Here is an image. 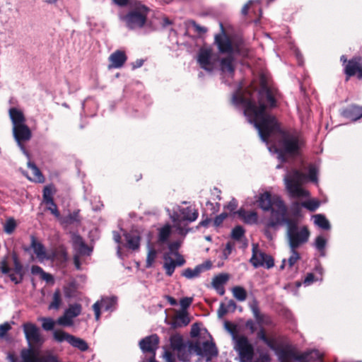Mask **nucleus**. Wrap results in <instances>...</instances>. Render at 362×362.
Segmentation results:
<instances>
[{"mask_svg":"<svg viewBox=\"0 0 362 362\" xmlns=\"http://www.w3.org/2000/svg\"><path fill=\"white\" fill-rule=\"evenodd\" d=\"M231 101L235 107L243 108L244 115L250 124H254L263 142L268 144L269 137L280 136V148H276V151L281 162L286 160L285 154H293L298 151L301 145L299 134L296 131L282 130L276 118L266 112L267 105L276 106V100L268 87L263 86L259 90L258 105L254 100L238 93L233 95Z\"/></svg>","mask_w":362,"mask_h":362,"instance_id":"nucleus-1","label":"nucleus"},{"mask_svg":"<svg viewBox=\"0 0 362 362\" xmlns=\"http://www.w3.org/2000/svg\"><path fill=\"white\" fill-rule=\"evenodd\" d=\"M318 168L316 165L310 164L308 166V175L293 169L284 177L286 189L291 198H301L309 196V192L303 189L301 185L307 179L313 182H317Z\"/></svg>","mask_w":362,"mask_h":362,"instance_id":"nucleus-2","label":"nucleus"},{"mask_svg":"<svg viewBox=\"0 0 362 362\" xmlns=\"http://www.w3.org/2000/svg\"><path fill=\"white\" fill-rule=\"evenodd\" d=\"M149 8L141 2L136 1L132 5L130 11L122 20L129 30H137L143 28L147 21Z\"/></svg>","mask_w":362,"mask_h":362,"instance_id":"nucleus-3","label":"nucleus"},{"mask_svg":"<svg viewBox=\"0 0 362 362\" xmlns=\"http://www.w3.org/2000/svg\"><path fill=\"white\" fill-rule=\"evenodd\" d=\"M227 330L232 334L234 344V349L238 354L241 362H252L254 356V346L250 342L247 337L238 334L233 329L230 327L228 322L225 323Z\"/></svg>","mask_w":362,"mask_h":362,"instance_id":"nucleus-4","label":"nucleus"},{"mask_svg":"<svg viewBox=\"0 0 362 362\" xmlns=\"http://www.w3.org/2000/svg\"><path fill=\"white\" fill-rule=\"evenodd\" d=\"M269 211H270V216L265 223L267 228L276 229L279 226H288L293 221L288 217V209L279 197H276L273 207Z\"/></svg>","mask_w":362,"mask_h":362,"instance_id":"nucleus-5","label":"nucleus"},{"mask_svg":"<svg viewBox=\"0 0 362 362\" xmlns=\"http://www.w3.org/2000/svg\"><path fill=\"white\" fill-rule=\"evenodd\" d=\"M180 245L179 241L170 243L168 245L169 252L163 255V268L168 276H171L173 274L176 267H181L185 264L183 256L178 252Z\"/></svg>","mask_w":362,"mask_h":362,"instance_id":"nucleus-6","label":"nucleus"},{"mask_svg":"<svg viewBox=\"0 0 362 362\" xmlns=\"http://www.w3.org/2000/svg\"><path fill=\"white\" fill-rule=\"evenodd\" d=\"M286 227V238L290 249H297L308 241L310 232L307 227L299 228L294 220Z\"/></svg>","mask_w":362,"mask_h":362,"instance_id":"nucleus-7","label":"nucleus"},{"mask_svg":"<svg viewBox=\"0 0 362 362\" xmlns=\"http://www.w3.org/2000/svg\"><path fill=\"white\" fill-rule=\"evenodd\" d=\"M28 347L26 349L32 350V356L37 354L40 349L45 341L40 328L34 323L25 322L22 325Z\"/></svg>","mask_w":362,"mask_h":362,"instance_id":"nucleus-8","label":"nucleus"},{"mask_svg":"<svg viewBox=\"0 0 362 362\" xmlns=\"http://www.w3.org/2000/svg\"><path fill=\"white\" fill-rule=\"evenodd\" d=\"M8 257L9 255H7L1 260V271L4 274H8L10 280L15 284H19L23 281L25 275L23 266L20 262L17 254L16 252H13L11 254V259L13 264V273H10L11 269L8 265Z\"/></svg>","mask_w":362,"mask_h":362,"instance_id":"nucleus-9","label":"nucleus"},{"mask_svg":"<svg viewBox=\"0 0 362 362\" xmlns=\"http://www.w3.org/2000/svg\"><path fill=\"white\" fill-rule=\"evenodd\" d=\"M221 33L214 37V42L221 54L233 55L238 53V48L235 46L230 37L226 34L222 23H220Z\"/></svg>","mask_w":362,"mask_h":362,"instance_id":"nucleus-10","label":"nucleus"},{"mask_svg":"<svg viewBox=\"0 0 362 362\" xmlns=\"http://www.w3.org/2000/svg\"><path fill=\"white\" fill-rule=\"evenodd\" d=\"M197 62L201 68L212 71L218 67V56L214 54L210 49L202 48L197 55Z\"/></svg>","mask_w":362,"mask_h":362,"instance_id":"nucleus-11","label":"nucleus"},{"mask_svg":"<svg viewBox=\"0 0 362 362\" xmlns=\"http://www.w3.org/2000/svg\"><path fill=\"white\" fill-rule=\"evenodd\" d=\"M250 262L255 268L263 267L267 269H270L274 265L273 257L259 251L257 245H252V255Z\"/></svg>","mask_w":362,"mask_h":362,"instance_id":"nucleus-12","label":"nucleus"},{"mask_svg":"<svg viewBox=\"0 0 362 362\" xmlns=\"http://www.w3.org/2000/svg\"><path fill=\"white\" fill-rule=\"evenodd\" d=\"M13 133L18 146L20 147L22 152L29 158V153L23 144V142L28 141L30 139L32 136L30 129L26 124H23L13 127Z\"/></svg>","mask_w":362,"mask_h":362,"instance_id":"nucleus-13","label":"nucleus"},{"mask_svg":"<svg viewBox=\"0 0 362 362\" xmlns=\"http://www.w3.org/2000/svg\"><path fill=\"white\" fill-rule=\"evenodd\" d=\"M195 354L203 358H206L207 361L217 356L218 349L214 342L206 341L200 344L199 341H195Z\"/></svg>","mask_w":362,"mask_h":362,"instance_id":"nucleus-14","label":"nucleus"},{"mask_svg":"<svg viewBox=\"0 0 362 362\" xmlns=\"http://www.w3.org/2000/svg\"><path fill=\"white\" fill-rule=\"evenodd\" d=\"M117 298L115 296L103 297L100 300H98L93 305V310L95 313L96 320L100 317V309L103 308L105 311L112 312L116 308Z\"/></svg>","mask_w":362,"mask_h":362,"instance_id":"nucleus-15","label":"nucleus"},{"mask_svg":"<svg viewBox=\"0 0 362 362\" xmlns=\"http://www.w3.org/2000/svg\"><path fill=\"white\" fill-rule=\"evenodd\" d=\"M159 337L156 334L147 336L139 341V347L143 353L154 354L158 349Z\"/></svg>","mask_w":362,"mask_h":362,"instance_id":"nucleus-16","label":"nucleus"},{"mask_svg":"<svg viewBox=\"0 0 362 362\" xmlns=\"http://www.w3.org/2000/svg\"><path fill=\"white\" fill-rule=\"evenodd\" d=\"M344 72L348 77L357 73V77L362 79V57H355L350 59L345 66Z\"/></svg>","mask_w":362,"mask_h":362,"instance_id":"nucleus-17","label":"nucleus"},{"mask_svg":"<svg viewBox=\"0 0 362 362\" xmlns=\"http://www.w3.org/2000/svg\"><path fill=\"white\" fill-rule=\"evenodd\" d=\"M195 342L186 341V344L174 352L179 361L182 362H190L192 356L195 354Z\"/></svg>","mask_w":362,"mask_h":362,"instance_id":"nucleus-18","label":"nucleus"},{"mask_svg":"<svg viewBox=\"0 0 362 362\" xmlns=\"http://www.w3.org/2000/svg\"><path fill=\"white\" fill-rule=\"evenodd\" d=\"M173 214H177L181 222H186L187 224L195 221L199 216L198 211L192 206L185 208L179 207L178 213H174Z\"/></svg>","mask_w":362,"mask_h":362,"instance_id":"nucleus-19","label":"nucleus"},{"mask_svg":"<svg viewBox=\"0 0 362 362\" xmlns=\"http://www.w3.org/2000/svg\"><path fill=\"white\" fill-rule=\"evenodd\" d=\"M30 246L33 250L37 258L40 262L45 260H49L54 258V255H47L44 245L37 240L35 236L32 235Z\"/></svg>","mask_w":362,"mask_h":362,"instance_id":"nucleus-20","label":"nucleus"},{"mask_svg":"<svg viewBox=\"0 0 362 362\" xmlns=\"http://www.w3.org/2000/svg\"><path fill=\"white\" fill-rule=\"evenodd\" d=\"M235 58L233 55H227V57L218 59V66H220V70L224 76L233 78L235 68L233 65Z\"/></svg>","mask_w":362,"mask_h":362,"instance_id":"nucleus-21","label":"nucleus"},{"mask_svg":"<svg viewBox=\"0 0 362 362\" xmlns=\"http://www.w3.org/2000/svg\"><path fill=\"white\" fill-rule=\"evenodd\" d=\"M211 265L212 264L210 261H206L203 264L196 266L194 269H185L183 270L182 275L188 279H194L199 277L203 272L210 269Z\"/></svg>","mask_w":362,"mask_h":362,"instance_id":"nucleus-22","label":"nucleus"},{"mask_svg":"<svg viewBox=\"0 0 362 362\" xmlns=\"http://www.w3.org/2000/svg\"><path fill=\"white\" fill-rule=\"evenodd\" d=\"M71 243L74 250L78 255H86L90 254V249L83 241L82 237L77 233L71 234Z\"/></svg>","mask_w":362,"mask_h":362,"instance_id":"nucleus-23","label":"nucleus"},{"mask_svg":"<svg viewBox=\"0 0 362 362\" xmlns=\"http://www.w3.org/2000/svg\"><path fill=\"white\" fill-rule=\"evenodd\" d=\"M276 197H272L269 192L261 194L257 200L258 206L264 211H269L273 207V203L276 200Z\"/></svg>","mask_w":362,"mask_h":362,"instance_id":"nucleus-24","label":"nucleus"},{"mask_svg":"<svg viewBox=\"0 0 362 362\" xmlns=\"http://www.w3.org/2000/svg\"><path fill=\"white\" fill-rule=\"evenodd\" d=\"M344 117L352 121H356L362 117V107L357 105H351L342 110Z\"/></svg>","mask_w":362,"mask_h":362,"instance_id":"nucleus-25","label":"nucleus"},{"mask_svg":"<svg viewBox=\"0 0 362 362\" xmlns=\"http://www.w3.org/2000/svg\"><path fill=\"white\" fill-rule=\"evenodd\" d=\"M299 362H322V355L315 349L308 351L298 356Z\"/></svg>","mask_w":362,"mask_h":362,"instance_id":"nucleus-26","label":"nucleus"},{"mask_svg":"<svg viewBox=\"0 0 362 362\" xmlns=\"http://www.w3.org/2000/svg\"><path fill=\"white\" fill-rule=\"evenodd\" d=\"M236 214L247 224L252 225L257 223L258 215L255 211H248L244 209H240Z\"/></svg>","mask_w":362,"mask_h":362,"instance_id":"nucleus-27","label":"nucleus"},{"mask_svg":"<svg viewBox=\"0 0 362 362\" xmlns=\"http://www.w3.org/2000/svg\"><path fill=\"white\" fill-rule=\"evenodd\" d=\"M109 59L112 63L110 66L120 68L126 62L127 57L124 52L117 50L110 56Z\"/></svg>","mask_w":362,"mask_h":362,"instance_id":"nucleus-28","label":"nucleus"},{"mask_svg":"<svg viewBox=\"0 0 362 362\" xmlns=\"http://www.w3.org/2000/svg\"><path fill=\"white\" fill-rule=\"evenodd\" d=\"M124 235L126 240L125 247L132 250L139 249L141 238L138 235L126 233Z\"/></svg>","mask_w":362,"mask_h":362,"instance_id":"nucleus-29","label":"nucleus"},{"mask_svg":"<svg viewBox=\"0 0 362 362\" xmlns=\"http://www.w3.org/2000/svg\"><path fill=\"white\" fill-rule=\"evenodd\" d=\"M298 356L299 354L292 350L281 349L278 352L280 362H291L293 360L298 361Z\"/></svg>","mask_w":362,"mask_h":362,"instance_id":"nucleus-30","label":"nucleus"},{"mask_svg":"<svg viewBox=\"0 0 362 362\" xmlns=\"http://www.w3.org/2000/svg\"><path fill=\"white\" fill-rule=\"evenodd\" d=\"M9 115L13 123V127L23 124L25 122V117L21 111L16 108H11L9 110Z\"/></svg>","mask_w":362,"mask_h":362,"instance_id":"nucleus-31","label":"nucleus"},{"mask_svg":"<svg viewBox=\"0 0 362 362\" xmlns=\"http://www.w3.org/2000/svg\"><path fill=\"white\" fill-rule=\"evenodd\" d=\"M170 344L173 352L180 349L186 344L182 336L180 334H174L170 337Z\"/></svg>","mask_w":362,"mask_h":362,"instance_id":"nucleus-32","label":"nucleus"},{"mask_svg":"<svg viewBox=\"0 0 362 362\" xmlns=\"http://www.w3.org/2000/svg\"><path fill=\"white\" fill-rule=\"evenodd\" d=\"M69 344L81 351H86L89 348L88 343L84 339L74 335L71 336Z\"/></svg>","mask_w":362,"mask_h":362,"instance_id":"nucleus-33","label":"nucleus"},{"mask_svg":"<svg viewBox=\"0 0 362 362\" xmlns=\"http://www.w3.org/2000/svg\"><path fill=\"white\" fill-rule=\"evenodd\" d=\"M171 219L174 223V226L179 235L185 236L189 233V231H190V228H187L182 226V222H181V220L177 214H173V216H171Z\"/></svg>","mask_w":362,"mask_h":362,"instance_id":"nucleus-34","label":"nucleus"},{"mask_svg":"<svg viewBox=\"0 0 362 362\" xmlns=\"http://www.w3.org/2000/svg\"><path fill=\"white\" fill-rule=\"evenodd\" d=\"M314 223L323 230H329L331 228L329 221L323 214H315L313 216Z\"/></svg>","mask_w":362,"mask_h":362,"instance_id":"nucleus-35","label":"nucleus"},{"mask_svg":"<svg viewBox=\"0 0 362 362\" xmlns=\"http://www.w3.org/2000/svg\"><path fill=\"white\" fill-rule=\"evenodd\" d=\"M228 274H220L214 277L212 280V286L216 291H218L219 288L223 287V286L228 281Z\"/></svg>","mask_w":362,"mask_h":362,"instance_id":"nucleus-36","label":"nucleus"},{"mask_svg":"<svg viewBox=\"0 0 362 362\" xmlns=\"http://www.w3.org/2000/svg\"><path fill=\"white\" fill-rule=\"evenodd\" d=\"M171 226L169 224H166L160 228L158 233V242L160 243H167L171 235Z\"/></svg>","mask_w":362,"mask_h":362,"instance_id":"nucleus-37","label":"nucleus"},{"mask_svg":"<svg viewBox=\"0 0 362 362\" xmlns=\"http://www.w3.org/2000/svg\"><path fill=\"white\" fill-rule=\"evenodd\" d=\"M71 336L72 334H69L63 330H55L53 332V338L58 343H62L63 341L69 343Z\"/></svg>","mask_w":362,"mask_h":362,"instance_id":"nucleus-38","label":"nucleus"},{"mask_svg":"<svg viewBox=\"0 0 362 362\" xmlns=\"http://www.w3.org/2000/svg\"><path fill=\"white\" fill-rule=\"evenodd\" d=\"M81 310L82 307L81 304L74 303L69 305V308L64 311V313L74 319L81 314Z\"/></svg>","mask_w":362,"mask_h":362,"instance_id":"nucleus-39","label":"nucleus"},{"mask_svg":"<svg viewBox=\"0 0 362 362\" xmlns=\"http://www.w3.org/2000/svg\"><path fill=\"white\" fill-rule=\"evenodd\" d=\"M327 245V240L322 235H318L314 242V246L317 250L320 252V255L325 256V247Z\"/></svg>","mask_w":362,"mask_h":362,"instance_id":"nucleus-40","label":"nucleus"},{"mask_svg":"<svg viewBox=\"0 0 362 362\" xmlns=\"http://www.w3.org/2000/svg\"><path fill=\"white\" fill-rule=\"evenodd\" d=\"M232 293L233 297L236 298L238 301H244L247 298V291L246 290L240 286H234L232 288Z\"/></svg>","mask_w":362,"mask_h":362,"instance_id":"nucleus-41","label":"nucleus"},{"mask_svg":"<svg viewBox=\"0 0 362 362\" xmlns=\"http://www.w3.org/2000/svg\"><path fill=\"white\" fill-rule=\"evenodd\" d=\"M250 308L256 320L259 323L262 322L263 321V315L260 313L259 304L257 300L255 299L250 303Z\"/></svg>","mask_w":362,"mask_h":362,"instance_id":"nucleus-42","label":"nucleus"},{"mask_svg":"<svg viewBox=\"0 0 362 362\" xmlns=\"http://www.w3.org/2000/svg\"><path fill=\"white\" fill-rule=\"evenodd\" d=\"M28 167L30 169V170L31 171L32 175L34 177V180L39 182H42V180H43L42 174L41 173L40 169L37 167V165L34 163L29 161L28 163Z\"/></svg>","mask_w":362,"mask_h":362,"instance_id":"nucleus-43","label":"nucleus"},{"mask_svg":"<svg viewBox=\"0 0 362 362\" xmlns=\"http://www.w3.org/2000/svg\"><path fill=\"white\" fill-rule=\"evenodd\" d=\"M62 303V296L59 289H57L53 294L52 301L49 305V309L58 310Z\"/></svg>","mask_w":362,"mask_h":362,"instance_id":"nucleus-44","label":"nucleus"},{"mask_svg":"<svg viewBox=\"0 0 362 362\" xmlns=\"http://www.w3.org/2000/svg\"><path fill=\"white\" fill-rule=\"evenodd\" d=\"M245 230L241 226H236L231 231V238L236 241H242L245 237Z\"/></svg>","mask_w":362,"mask_h":362,"instance_id":"nucleus-45","label":"nucleus"},{"mask_svg":"<svg viewBox=\"0 0 362 362\" xmlns=\"http://www.w3.org/2000/svg\"><path fill=\"white\" fill-rule=\"evenodd\" d=\"M17 226L16 220L13 217L8 218L4 225V230L7 234H11Z\"/></svg>","mask_w":362,"mask_h":362,"instance_id":"nucleus-46","label":"nucleus"},{"mask_svg":"<svg viewBox=\"0 0 362 362\" xmlns=\"http://www.w3.org/2000/svg\"><path fill=\"white\" fill-rule=\"evenodd\" d=\"M57 323L64 327H70L73 325L74 322L73 319L64 313L62 316L57 319Z\"/></svg>","mask_w":362,"mask_h":362,"instance_id":"nucleus-47","label":"nucleus"},{"mask_svg":"<svg viewBox=\"0 0 362 362\" xmlns=\"http://www.w3.org/2000/svg\"><path fill=\"white\" fill-rule=\"evenodd\" d=\"M302 206L310 211H315L320 206V202L315 199H310L302 202Z\"/></svg>","mask_w":362,"mask_h":362,"instance_id":"nucleus-48","label":"nucleus"},{"mask_svg":"<svg viewBox=\"0 0 362 362\" xmlns=\"http://www.w3.org/2000/svg\"><path fill=\"white\" fill-rule=\"evenodd\" d=\"M296 250L297 249H290L291 255L288 259L289 267H292L300 258V254Z\"/></svg>","mask_w":362,"mask_h":362,"instance_id":"nucleus-49","label":"nucleus"},{"mask_svg":"<svg viewBox=\"0 0 362 362\" xmlns=\"http://www.w3.org/2000/svg\"><path fill=\"white\" fill-rule=\"evenodd\" d=\"M42 327L43 329L46 331H51L54 329L55 325V322L53 319L50 317H43L42 318Z\"/></svg>","mask_w":362,"mask_h":362,"instance_id":"nucleus-50","label":"nucleus"},{"mask_svg":"<svg viewBox=\"0 0 362 362\" xmlns=\"http://www.w3.org/2000/svg\"><path fill=\"white\" fill-rule=\"evenodd\" d=\"M189 319L185 314L180 315L175 321V326L182 327L186 326L189 324Z\"/></svg>","mask_w":362,"mask_h":362,"instance_id":"nucleus-51","label":"nucleus"},{"mask_svg":"<svg viewBox=\"0 0 362 362\" xmlns=\"http://www.w3.org/2000/svg\"><path fill=\"white\" fill-rule=\"evenodd\" d=\"M52 189L49 187H45L43 189V201L46 204H52L54 202L52 194Z\"/></svg>","mask_w":362,"mask_h":362,"instance_id":"nucleus-52","label":"nucleus"},{"mask_svg":"<svg viewBox=\"0 0 362 362\" xmlns=\"http://www.w3.org/2000/svg\"><path fill=\"white\" fill-rule=\"evenodd\" d=\"M65 222L69 224L80 223L78 211H74L73 213L69 214L65 218Z\"/></svg>","mask_w":362,"mask_h":362,"instance_id":"nucleus-53","label":"nucleus"},{"mask_svg":"<svg viewBox=\"0 0 362 362\" xmlns=\"http://www.w3.org/2000/svg\"><path fill=\"white\" fill-rule=\"evenodd\" d=\"M156 257V252L154 249L149 250L146 262V267L150 268L152 267Z\"/></svg>","mask_w":362,"mask_h":362,"instance_id":"nucleus-54","label":"nucleus"},{"mask_svg":"<svg viewBox=\"0 0 362 362\" xmlns=\"http://www.w3.org/2000/svg\"><path fill=\"white\" fill-rule=\"evenodd\" d=\"M322 278H321V277H320V278L315 277L313 273H308L304 279L303 284L305 286H309L311 284H313L314 281H316L318 280L322 281Z\"/></svg>","mask_w":362,"mask_h":362,"instance_id":"nucleus-55","label":"nucleus"},{"mask_svg":"<svg viewBox=\"0 0 362 362\" xmlns=\"http://www.w3.org/2000/svg\"><path fill=\"white\" fill-rule=\"evenodd\" d=\"M228 214L226 212H223L218 216H216L214 220V225L216 227H218L222 224L223 221L228 217Z\"/></svg>","mask_w":362,"mask_h":362,"instance_id":"nucleus-56","label":"nucleus"},{"mask_svg":"<svg viewBox=\"0 0 362 362\" xmlns=\"http://www.w3.org/2000/svg\"><path fill=\"white\" fill-rule=\"evenodd\" d=\"M234 247H235V244L232 242H228L226 243V247L223 252V254L225 258H227L231 254Z\"/></svg>","mask_w":362,"mask_h":362,"instance_id":"nucleus-57","label":"nucleus"},{"mask_svg":"<svg viewBox=\"0 0 362 362\" xmlns=\"http://www.w3.org/2000/svg\"><path fill=\"white\" fill-rule=\"evenodd\" d=\"M47 205L49 206L47 207V209L55 217L59 218L60 216V213L54 202H53L52 204H48Z\"/></svg>","mask_w":362,"mask_h":362,"instance_id":"nucleus-58","label":"nucleus"},{"mask_svg":"<svg viewBox=\"0 0 362 362\" xmlns=\"http://www.w3.org/2000/svg\"><path fill=\"white\" fill-rule=\"evenodd\" d=\"M11 329V327L8 322L0 325V338L4 337Z\"/></svg>","mask_w":362,"mask_h":362,"instance_id":"nucleus-59","label":"nucleus"},{"mask_svg":"<svg viewBox=\"0 0 362 362\" xmlns=\"http://www.w3.org/2000/svg\"><path fill=\"white\" fill-rule=\"evenodd\" d=\"M271 358L267 353L262 352L257 357L254 362H270Z\"/></svg>","mask_w":362,"mask_h":362,"instance_id":"nucleus-60","label":"nucleus"},{"mask_svg":"<svg viewBox=\"0 0 362 362\" xmlns=\"http://www.w3.org/2000/svg\"><path fill=\"white\" fill-rule=\"evenodd\" d=\"M228 313V311L226 309V303H221L219 305V308L218 309V311H217V314H218V317L219 318H222L227 313Z\"/></svg>","mask_w":362,"mask_h":362,"instance_id":"nucleus-61","label":"nucleus"},{"mask_svg":"<svg viewBox=\"0 0 362 362\" xmlns=\"http://www.w3.org/2000/svg\"><path fill=\"white\" fill-rule=\"evenodd\" d=\"M192 302V298L189 297L182 298L180 301V304L182 309H187L189 307Z\"/></svg>","mask_w":362,"mask_h":362,"instance_id":"nucleus-62","label":"nucleus"},{"mask_svg":"<svg viewBox=\"0 0 362 362\" xmlns=\"http://www.w3.org/2000/svg\"><path fill=\"white\" fill-rule=\"evenodd\" d=\"M31 274L33 275H40L42 276L44 270L37 265H33L30 269Z\"/></svg>","mask_w":362,"mask_h":362,"instance_id":"nucleus-63","label":"nucleus"},{"mask_svg":"<svg viewBox=\"0 0 362 362\" xmlns=\"http://www.w3.org/2000/svg\"><path fill=\"white\" fill-rule=\"evenodd\" d=\"M163 357L165 358V362H176V360L173 354L168 351H165Z\"/></svg>","mask_w":362,"mask_h":362,"instance_id":"nucleus-64","label":"nucleus"}]
</instances>
